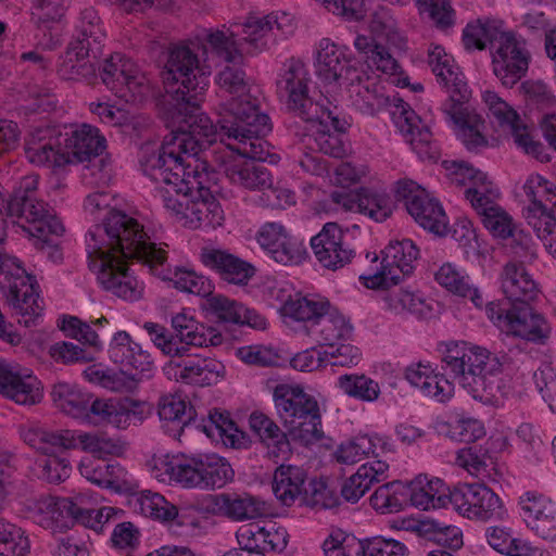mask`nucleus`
<instances>
[{"instance_id": "nucleus-1", "label": "nucleus", "mask_w": 556, "mask_h": 556, "mask_svg": "<svg viewBox=\"0 0 556 556\" xmlns=\"http://www.w3.org/2000/svg\"><path fill=\"white\" fill-rule=\"evenodd\" d=\"M205 141L186 132L166 136L160 147L143 144L140 165L157 184L155 198L175 222L190 229L220 226L224 211L210 191L214 168L208 164Z\"/></svg>"}, {"instance_id": "nucleus-2", "label": "nucleus", "mask_w": 556, "mask_h": 556, "mask_svg": "<svg viewBox=\"0 0 556 556\" xmlns=\"http://www.w3.org/2000/svg\"><path fill=\"white\" fill-rule=\"evenodd\" d=\"M241 62H228L216 77L223 98L216 139L242 157L277 163L278 155L270 152V144L263 138L271 130L270 119L250 94L245 72L238 66Z\"/></svg>"}, {"instance_id": "nucleus-3", "label": "nucleus", "mask_w": 556, "mask_h": 556, "mask_svg": "<svg viewBox=\"0 0 556 556\" xmlns=\"http://www.w3.org/2000/svg\"><path fill=\"white\" fill-rule=\"evenodd\" d=\"M205 51L206 60L200 63L189 48L179 46L172 49L163 71V80L167 87L180 84L170 116L172 126L176 129L170 134L186 132L205 141H216V125L200 110L212 74V65L207 62L216 55L208 43Z\"/></svg>"}, {"instance_id": "nucleus-4", "label": "nucleus", "mask_w": 556, "mask_h": 556, "mask_svg": "<svg viewBox=\"0 0 556 556\" xmlns=\"http://www.w3.org/2000/svg\"><path fill=\"white\" fill-rule=\"evenodd\" d=\"M89 260H138L151 267L165 260V250L151 242L143 226L121 211H111L86 238Z\"/></svg>"}, {"instance_id": "nucleus-5", "label": "nucleus", "mask_w": 556, "mask_h": 556, "mask_svg": "<svg viewBox=\"0 0 556 556\" xmlns=\"http://www.w3.org/2000/svg\"><path fill=\"white\" fill-rule=\"evenodd\" d=\"M369 34H357L353 40L364 64L392 79L400 87L409 86V78L390 51V47L404 49L406 39L399 28L393 10L379 4L372 9L368 20Z\"/></svg>"}, {"instance_id": "nucleus-6", "label": "nucleus", "mask_w": 556, "mask_h": 556, "mask_svg": "<svg viewBox=\"0 0 556 556\" xmlns=\"http://www.w3.org/2000/svg\"><path fill=\"white\" fill-rule=\"evenodd\" d=\"M237 30H216L207 36V42L216 56L225 62L242 61V54L235 41L240 36L242 43L248 46L249 53L266 50L274 41V30L289 35L294 29L293 16L285 11H274L267 15H249L237 25Z\"/></svg>"}, {"instance_id": "nucleus-7", "label": "nucleus", "mask_w": 556, "mask_h": 556, "mask_svg": "<svg viewBox=\"0 0 556 556\" xmlns=\"http://www.w3.org/2000/svg\"><path fill=\"white\" fill-rule=\"evenodd\" d=\"M273 396L277 414L294 441L309 445L321 439V416L313 395L300 384L280 383Z\"/></svg>"}, {"instance_id": "nucleus-8", "label": "nucleus", "mask_w": 556, "mask_h": 556, "mask_svg": "<svg viewBox=\"0 0 556 556\" xmlns=\"http://www.w3.org/2000/svg\"><path fill=\"white\" fill-rule=\"evenodd\" d=\"M311 75L300 59L287 60L277 77L276 90L279 101L288 111L303 121H314L326 106L315 102L311 96Z\"/></svg>"}, {"instance_id": "nucleus-9", "label": "nucleus", "mask_w": 556, "mask_h": 556, "mask_svg": "<svg viewBox=\"0 0 556 556\" xmlns=\"http://www.w3.org/2000/svg\"><path fill=\"white\" fill-rule=\"evenodd\" d=\"M381 253L379 265L374 253L371 263L375 266L359 276L361 283L368 289H384L400 283L413 273L419 256L418 248L409 239L390 241Z\"/></svg>"}, {"instance_id": "nucleus-10", "label": "nucleus", "mask_w": 556, "mask_h": 556, "mask_svg": "<svg viewBox=\"0 0 556 556\" xmlns=\"http://www.w3.org/2000/svg\"><path fill=\"white\" fill-rule=\"evenodd\" d=\"M100 76L106 88L126 102H141L151 93L147 75L122 53H113L104 60Z\"/></svg>"}, {"instance_id": "nucleus-11", "label": "nucleus", "mask_w": 556, "mask_h": 556, "mask_svg": "<svg viewBox=\"0 0 556 556\" xmlns=\"http://www.w3.org/2000/svg\"><path fill=\"white\" fill-rule=\"evenodd\" d=\"M482 100L489 110L494 129L505 138H513L516 146L525 153L539 156L542 144L534 140L533 128L517 111L494 91L485 90Z\"/></svg>"}, {"instance_id": "nucleus-12", "label": "nucleus", "mask_w": 556, "mask_h": 556, "mask_svg": "<svg viewBox=\"0 0 556 556\" xmlns=\"http://www.w3.org/2000/svg\"><path fill=\"white\" fill-rule=\"evenodd\" d=\"M395 193L403 201L409 215L422 228L443 236L447 232L448 218L440 204L426 189L413 180H400Z\"/></svg>"}, {"instance_id": "nucleus-13", "label": "nucleus", "mask_w": 556, "mask_h": 556, "mask_svg": "<svg viewBox=\"0 0 556 556\" xmlns=\"http://www.w3.org/2000/svg\"><path fill=\"white\" fill-rule=\"evenodd\" d=\"M451 505L465 518L489 521L506 515L500 496L484 483H463L450 492Z\"/></svg>"}, {"instance_id": "nucleus-14", "label": "nucleus", "mask_w": 556, "mask_h": 556, "mask_svg": "<svg viewBox=\"0 0 556 556\" xmlns=\"http://www.w3.org/2000/svg\"><path fill=\"white\" fill-rule=\"evenodd\" d=\"M494 75L506 87L516 85L527 73L530 52L526 40L511 31H503L491 49Z\"/></svg>"}, {"instance_id": "nucleus-15", "label": "nucleus", "mask_w": 556, "mask_h": 556, "mask_svg": "<svg viewBox=\"0 0 556 556\" xmlns=\"http://www.w3.org/2000/svg\"><path fill=\"white\" fill-rule=\"evenodd\" d=\"M262 251L281 265H299L307 255L306 248L279 222H266L255 232Z\"/></svg>"}, {"instance_id": "nucleus-16", "label": "nucleus", "mask_w": 556, "mask_h": 556, "mask_svg": "<svg viewBox=\"0 0 556 556\" xmlns=\"http://www.w3.org/2000/svg\"><path fill=\"white\" fill-rule=\"evenodd\" d=\"M497 361L486 349L466 341L447 343L443 356L445 368L462 388L463 379L469 376L477 378L484 370L496 367Z\"/></svg>"}, {"instance_id": "nucleus-17", "label": "nucleus", "mask_w": 556, "mask_h": 556, "mask_svg": "<svg viewBox=\"0 0 556 556\" xmlns=\"http://www.w3.org/2000/svg\"><path fill=\"white\" fill-rule=\"evenodd\" d=\"M100 285L114 295L129 302L142 298L144 286L127 267L126 261L117 258L90 260Z\"/></svg>"}, {"instance_id": "nucleus-18", "label": "nucleus", "mask_w": 556, "mask_h": 556, "mask_svg": "<svg viewBox=\"0 0 556 556\" xmlns=\"http://www.w3.org/2000/svg\"><path fill=\"white\" fill-rule=\"evenodd\" d=\"M75 496L58 498L51 495L24 502L25 516L43 529L63 531L74 525Z\"/></svg>"}, {"instance_id": "nucleus-19", "label": "nucleus", "mask_w": 556, "mask_h": 556, "mask_svg": "<svg viewBox=\"0 0 556 556\" xmlns=\"http://www.w3.org/2000/svg\"><path fill=\"white\" fill-rule=\"evenodd\" d=\"M88 412L93 421L126 429L130 424L142 422L150 414L146 403L129 397L97 399L90 401Z\"/></svg>"}, {"instance_id": "nucleus-20", "label": "nucleus", "mask_w": 556, "mask_h": 556, "mask_svg": "<svg viewBox=\"0 0 556 556\" xmlns=\"http://www.w3.org/2000/svg\"><path fill=\"white\" fill-rule=\"evenodd\" d=\"M109 357L134 380L150 379L155 372L150 353L135 342L126 331H118L113 336L109 346Z\"/></svg>"}, {"instance_id": "nucleus-21", "label": "nucleus", "mask_w": 556, "mask_h": 556, "mask_svg": "<svg viewBox=\"0 0 556 556\" xmlns=\"http://www.w3.org/2000/svg\"><path fill=\"white\" fill-rule=\"evenodd\" d=\"M391 114L395 127L421 160L435 161L439 157V148L429 127L407 103L394 105Z\"/></svg>"}, {"instance_id": "nucleus-22", "label": "nucleus", "mask_w": 556, "mask_h": 556, "mask_svg": "<svg viewBox=\"0 0 556 556\" xmlns=\"http://www.w3.org/2000/svg\"><path fill=\"white\" fill-rule=\"evenodd\" d=\"M21 212H8L16 225L30 237L43 244L51 242V236H61L64 227L53 210L42 200H34L22 205Z\"/></svg>"}, {"instance_id": "nucleus-23", "label": "nucleus", "mask_w": 556, "mask_h": 556, "mask_svg": "<svg viewBox=\"0 0 556 556\" xmlns=\"http://www.w3.org/2000/svg\"><path fill=\"white\" fill-rule=\"evenodd\" d=\"M465 101H445L441 110L446 123L453 127L465 147L469 151H479L488 146V140L482 134L484 119L475 110L469 109Z\"/></svg>"}, {"instance_id": "nucleus-24", "label": "nucleus", "mask_w": 556, "mask_h": 556, "mask_svg": "<svg viewBox=\"0 0 556 556\" xmlns=\"http://www.w3.org/2000/svg\"><path fill=\"white\" fill-rule=\"evenodd\" d=\"M344 236L337 223H326L311 239L314 255L323 267L337 270L352 261L355 251L344 242Z\"/></svg>"}, {"instance_id": "nucleus-25", "label": "nucleus", "mask_w": 556, "mask_h": 556, "mask_svg": "<svg viewBox=\"0 0 556 556\" xmlns=\"http://www.w3.org/2000/svg\"><path fill=\"white\" fill-rule=\"evenodd\" d=\"M169 379L186 384L210 387L225 378V365L213 357H195L182 362L170 361L164 367Z\"/></svg>"}, {"instance_id": "nucleus-26", "label": "nucleus", "mask_w": 556, "mask_h": 556, "mask_svg": "<svg viewBox=\"0 0 556 556\" xmlns=\"http://www.w3.org/2000/svg\"><path fill=\"white\" fill-rule=\"evenodd\" d=\"M343 85L346 87L352 104L364 114L375 115L388 105L389 98L377 76L350 70L346 72V81Z\"/></svg>"}, {"instance_id": "nucleus-27", "label": "nucleus", "mask_w": 556, "mask_h": 556, "mask_svg": "<svg viewBox=\"0 0 556 556\" xmlns=\"http://www.w3.org/2000/svg\"><path fill=\"white\" fill-rule=\"evenodd\" d=\"M350 62L351 53L348 46L330 38H321L316 45L315 71L325 85H343L346 81V72L354 70L349 66Z\"/></svg>"}, {"instance_id": "nucleus-28", "label": "nucleus", "mask_w": 556, "mask_h": 556, "mask_svg": "<svg viewBox=\"0 0 556 556\" xmlns=\"http://www.w3.org/2000/svg\"><path fill=\"white\" fill-rule=\"evenodd\" d=\"M521 516L527 527L544 540L556 541V503L533 491L519 497Z\"/></svg>"}, {"instance_id": "nucleus-29", "label": "nucleus", "mask_w": 556, "mask_h": 556, "mask_svg": "<svg viewBox=\"0 0 556 556\" xmlns=\"http://www.w3.org/2000/svg\"><path fill=\"white\" fill-rule=\"evenodd\" d=\"M327 106L318 112V116L312 123L314 128V141L324 154L342 157L345 154L342 132L349 127L348 121L342 116L337 105Z\"/></svg>"}, {"instance_id": "nucleus-30", "label": "nucleus", "mask_w": 556, "mask_h": 556, "mask_svg": "<svg viewBox=\"0 0 556 556\" xmlns=\"http://www.w3.org/2000/svg\"><path fill=\"white\" fill-rule=\"evenodd\" d=\"M215 157L220 170L233 185L250 190L264 191L273 186L270 172L262 165H256L241 160H228L223 154V146L213 151H205Z\"/></svg>"}, {"instance_id": "nucleus-31", "label": "nucleus", "mask_w": 556, "mask_h": 556, "mask_svg": "<svg viewBox=\"0 0 556 556\" xmlns=\"http://www.w3.org/2000/svg\"><path fill=\"white\" fill-rule=\"evenodd\" d=\"M392 439L378 432L358 433L342 442L333 452V458L343 465H354L364 458L394 453Z\"/></svg>"}, {"instance_id": "nucleus-32", "label": "nucleus", "mask_w": 556, "mask_h": 556, "mask_svg": "<svg viewBox=\"0 0 556 556\" xmlns=\"http://www.w3.org/2000/svg\"><path fill=\"white\" fill-rule=\"evenodd\" d=\"M26 159L36 166L61 168L70 164L65 149H60V138L52 127L35 129L25 143Z\"/></svg>"}, {"instance_id": "nucleus-33", "label": "nucleus", "mask_w": 556, "mask_h": 556, "mask_svg": "<svg viewBox=\"0 0 556 556\" xmlns=\"http://www.w3.org/2000/svg\"><path fill=\"white\" fill-rule=\"evenodd\" d=\"M0 394L20 405H35L42 400L43 387L31 369L9 363Z\"/></svg>"}, {"instance_id": "nucleus-34", "label": "nucleus", "mask_w": 556, "mask_h": 556, "mask_svg": "<svg viewBox=\"0 0 556 556\" xmlns=\"http://www.w3.org/2000/svg\"><path fill=\"white\" fill-rule=\"evenodd\" d=\"M481 217L483 226L497 239H511V247L519 257L532 258L535 256L531 236L520 229L514 218L500 205Z\"/></svg>"}, {"instance_id": "nucleus-35", "label": "nucleus", "mask_w": 556, "mask_h": 556, "mask_svg": "<svg viewBox=\"0 0 556 556\" xmlns=\"http://www.w3.org/2000/svg\"><path fill=\"white\" fill-rule=\"evenodd\" d=\"M502 332L535 344H545L552 327L544 315L531 307H513L509 321L502 325Z\"/></svg>"}, {"instance_id": "nucleus-36", "label": "nucleus", "mask_w": 556, "mask_h": 556, "mask_svg": "<svg viewBox=\"0 0 556 556\" xmlns=\"http://www.w3.org/2000/svg\"><path fill=\"white\" fill-rule=\"evenodd\" d=\"M428 63L437 80L448 93L447 101L468 100L470 91L464 75L451 54L441 46H433L428 53Z\"/></svg>"}, {"instance_id": "nucleus-37", "label": "nucleus", "mask_w": 556, "mask_h": 556, "mask_svg": "<svg viewBox=\"0 0 556 556\" xmlns=\"http://www.w3.org/2000/svg\"><path fill=\"white\" fill-rule=\"evenodd\" d=\"M404 377L407 382L427 397L445 403L454 396V384L429 363H414L406 367Z\"/></svg>"}, {"instance_id": "nucleus-38", "label": "nucleus", "mask_w": 556, "mask_h": 556, "mask_svg": "<svg viewBox=\"0 0 556 556\" xmlns=\"http://www.w3.org/2000/svg\"><path fill=\"white\" fill-rule=\"evenodd\" d=\"M463 388L476 400L501 405L498 402L513 391V382L511 378L503 372L498 359L497 366L493 369L484 370L477 378L469 376L463 379Z\"/></svg>"}, {"instance_id": "nucleus-39", "label": "nucleus", "mask_w": 556, "mask_h": 556, "mask_svg": "<svg viewBox=\"0 0 556 556\" xmlns=\"http://www.w3.org/2000/svg\"><path fill=\"white\" fill-rule=\"evenodd\" d=\"M329 300L319 294L295 293L288 298L280 312L287 325L301 323L305 332L309 334L323 313L329 308Z\"/></svg>"}, {"instance_id": "nucleus-40", "label": "nucleus", "mask_w": 556, "mask_h": 556, "mask_svg": "<svg viewBox=\"0 0 556 556\" xmlns=\"http://www.w3.org/2000/svg\"><path fill=\"white\" fill-rule=\"evenodd\" d=\"M501 291L510 302L529 303L539 296L540 290L521 263H506L498 276Z\"/></svg>"}, {"instance_id": "nucleus-41", "label": "nucleus", "mask_w": 556, "mask_h": 556, "mask_svg": "<svg viewBox=\"0 0 556 556\" xmlns=\"http://www.w3.org/2000/svg\"><path fill=\"white\" fill-rule=\"evenodd\" d=\"M523 191L530 204L525 208L523 215L529 226L533 228L542 226L541 220H551L546 215V203H553L556 199V185L539 174L530 175Z\"/></svg>"}, {"instance_id": "nucleus-42", "label": "nucleus", "mask_w": 556, "mask_h": 556, "mask_svg": "<svg viewBox=\"0 0 556 556\" xmlns=\"http://www.w3.org/2000/svg\"><path fill=\"white\" fill-rule=\"evenodd\" d=\"M433 277L435 282L447 292L469 299L477 308L483 307L482 291L471 282L469 274L462 266L445 262L434 271Z\"/></svg>"}, {"instance_id": "nucleus-43", "label": "nucleus", "mask_w": 556, "mask_h": 556, "mask_svg": "<svg viewBox=\"0 0 556 556\" xmlns=\"http://www.w3.org/2000/svg\"><path fill=\"white\" fill-rule=\"evenodd\" d=\"M382 308L395 316L428 318L433 315V300L425 296L419 291L396 289L382 294Z\"/></svg>"}, {"instance_id": "nucleus-44", "label": "nucleus", "mask_w": 556, "mask_h": 556, "mask_svg": "<svg viewBox=\"0 0 556 556\" xmlns=\"http://www.w3.org/2000/svg\"><path fill=\"white\" fill-rule=\"evenodd\" d=\"M406 488L409 489L408 503L422 510L444 508L451 503L450 489L439 478L429 479L419 475Z\"/></svg>"}, {"instance_id": "nucleus-45", "label": "nucleus", "mask_w": 556, "mask_h": 556, "mask_svg": "<svg viewBox=\"0 0 556 556\" xmlns=\"http://www.w3.org/2000/svg\"><path fill=\"white\" fill-rule=\"evenodd\" d=\"M65 152L70 157V164L83 163L93 155L102 154L105 149V138L99 129L88 124H81L66 132Z\"/></svg>"}, {"instance_id": "nucleus-46", "label": "nucleus", "mask_w": 556, "mask_h": 556, "mask_svg": "<svg viewBox=\"0 0 556 556\" xmlns=\"http://www.w3.org/2000/svg\"><path fill=\"white\" fill-rule=\"evenodd\" d=\"M167 252L165 251V260L160 264H153L150 269L154 275L164 280H169L174 287L180 291L192 293L195 295L207 298L213 292L212 281L203 275L195 273L193 269L176 268L174 271L167 266Z\"/></svg>"}, {"instance_id": "nucleus-47", "label": "nucleus", "mask_w": 556, "mask_h": 556, "mask_svg": "<svg viewBox=\"0 0 556 556\" xmlns=\"http://www.w3.org/2000/svg\"><path fill=\"white\" fill-rule=\"evenodd\" d=\"M306 471L298 466L281 465L276 468L273 478V492L285 506H292L305 494Z\"/></svg>"}, {"instance_id": "nucleus-48", "label": "nucleus", "mask_w": 556, "mask_h": 556, "mask_svg": "<svg viewBox=\"0 0 556 556\" xmlns=\"http://www.w3.org/2000/svg\"><path fill=\"white\" fill-rule=\"evenodd\" d=\"M251 430L267 447V453L274 458L283 459L290 453V443L279 426L262 412H253L249 418Z\"/></svg>"}, {"instance_id": "nucleus-49", "label": "nucleus", "mask_w": 556, "mask_h": 556, "mask_svg": "<svg viewBox=\"0 0 556 556\" xmlns=\"http://www.w3.org/2000/svg\"><path fill=\"white\" fill-rule=\"evenodd\" d=\"M352 333L350 319L330 303L308 336L320 344L333 346L340 340L350 339Z\"/></svg>"}, {"instance_id": "nucleus-50", "label": "nucleus", "mask_w": 556, "mask_h": 556, "mask_svg": "<svg viewBox=\"0 0 556 556\" xmlns=\"http://www.w3.org/2000/svg\"><path fill=\"white\" fill-rule=\"evenodd\" d=\"M89 46L80 41H71L64 54L60 58L58 74L62 79L80 81L94 75V66L89 61Z\"/></svg>"}, {"instance_id": "nucleus-51", "label": "nucleus", "mask_w": 556, "mask_h": 556, "mask_svg": "<svg viewBox=\"0 0 556 556\" xmlns=\"http://www.w3.org/2000/svg\"><path fill=\"white\" fill-rule=\"evenodd\" d=\"M199 427L216 445L238 447L244 439L229 415L217 409L211 410Z\"/></svg>"}, {"instance_id": "nucleus-52", "label": "nucleus", "mask_w": 556, "mask_h": 556, "mask_svg": "<svg viewBox=\"0 0 556 556\" xmlns=\"http://www.w3.org/2000/svg\"><path fill=\"white\" fill-rule=\"evenodd\" d=\"M51 397L54 405L66 415L83 418L88 415L91 395L76 384L58 382L53 386Z\"/></svg>"}, {"instance_id": "nucleus-53", "label": "nucleus", "mask_w": 556, "mask_h": 556, "mask_svg": "<svg viewBox=\"0 0 556 556\" xmlns=\"http://www.w3.org/2000/svg\"><path fill=\"white\" fill-rule=\"evenodd\" d=\"M134 509L141 515L162 522L173 521L178 516V508L162 494L144 490L132 500Z\"/></svg>"}, {"instance_id": "nucleus-54", "label": "nucleus", "mask_w": 556, "mask_h": 556, "mask_svg": "<svg viewBox=\"0 0 556 556\" xmlns=\"http://www.w3.org/2000/svg\"><path fill=\"white\" fill-rule=\"evenodd\" d=\"M336 387L346 396L372 403L380 396V384L364 374H345L337 378Z\"/></svg>"}, {"instance_id": "nucleus-55", "label": "nucleus", "mask_w": 556, "mask_h": 556, "mask_svg": "<svg viewBox=\"0 0 556 556\" xmlns=\"http://www.w3.org/2000/svg\"><path fill=\"white\" fill-rule=\"evenodd\" d=\"M503 31L501 22L477 20L464 28L463 43L467 50H484L488 45L492 48Z\"/></svg>"}, {"instance_id": "nucleus-56", "label": "nucleus", "mask_w": 556, "mask_h": 556, "mask_svg": "<svg viewBox=\"0 0 556 556\" xmlns=\"http://www.w3.org/2000/svg\"><path fill=\"white\" fill-rule=\"evenodd\" d=\"M91 500L92 497L86 493H79L75 496L74 525L79 523L100 533L104 525L116 517L118 513H122V510L111 506L93 510L85 506Z\"/></svg>"}, {"instance_id": "nucleus-57", "label": "nucleus", "mask_w": 556, "mask_h": 556, "mask_svg": "<svg viewBox=\"0 0 556 556\" xmlns=\"http://www.w3.org/2000/svg\"><path fill=\"white\" fill-rule=\"evenodd\" d=\"M409 489L399 481L379 486L370 497L372 507L382 513L390 514L402 510L408 503Z\"/></svg>"}, {"instance_id": "nucleus-58", "label": "nucleus", "mask_w": 556, "mask_h": 556, "mask_svg": "<svg viewBox=\"0 0 556 556\" xmlns=\"http://www.w3.org/2000/svg\"><path fill=\"white\" fill-rule=\"evenodd\" d=\"M77 447L93 455L97 459L119 455L123 451L118 441L104 433L83 431H76L75 448Z\"/></svg>"}, {"instance_id": "nucleus-59", "label": "nucleus", "mask_w": 556, "mask_h": 556, "mask_svg": "<svg viewBox=\"0 0 556 556\" xmlns=\"http://www.w3.org/2000/svg\"><path fill=\"white\" fill-rule=\"evenodd\" d=\"M76 28L77 36L73 41H80L81 46L88 45L92 53L98 52L105 35L96 10L92 8L83 10Z\"/></svg>"}, {"instance_id": "nucleus-60", "label": "nucleus", "mask_w": 556, "mask_h": 556, "mask_svg": "<svg viewBox=\"0 0 556 556\" xmlns=\"http://www.w3.org/2000/svg\"><path fill=\"white\" fill-rule=\"evenodd\" d=\"M464 195L479 216L500 206L497 203L501 195L500 189L489 177L476 187L464 190Z\"/></svg>"}, {"instance_id": "nucleus-61", "label": "nucleus", "mask_w": 556, "mask_h": 556, "mask_svg": "<svg viewBox=\"0 0 556 556\" xmlns=\"http://www.w3.org/2000/svg\"><path fill=\"white\" fill-rule=\"evenodd\" d=\"M157 413L161 420L175 424L178 430L193 417L192 407L180 394L161 396Z\"/></svg>"}, {"instance_id": "nucleus-62", "label": "nucleus", "mask_w": 556, "mask_h": 556, "mask_svg": "<svg viewBox=\"0 0 556 556\" xmlns=\"http://www.w3.org/2000/svg\"><path fill=\"white\" fill-rule=\"evenodd\" d=\"M72 0H31V21L38 27L50 28L61 22Z\"/></svg>"}, {"instance_id": "nucleus-63", "label": "nucleus", "mask_w": 556, "mask_h": 556, "mask_svg": "<svg viewBox=\"0 0 556 556\" xmlns=\"http://www.w3.org/2000/svg\"><path fill=\"white\" fill-rule=\"evenodd\" d=\"M0 553L4 556H26L29 553V540L25 532L14 523L0 517Z\"/></svg>"}, {"instance_id": "nucleus-64", "label": "nucleus", "mask_w": 556, "mask_h": 556, "mask_svg": "<svg viewBox=\"0 0 556 556\" xmlns=\"http://www.w3.org/2000/svg\"><path fill=\"white\" fill-rule=\"evenodd\" d=\"M325 556H366L364 542L352 534L333 531L324 542Z\"/></svg>"}]
</instances>
